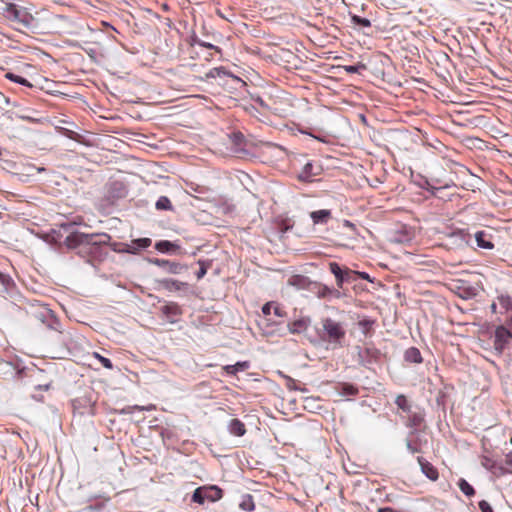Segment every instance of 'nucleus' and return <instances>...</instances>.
I'll use <instances>...</instances> for the list:
<instances>
[{
	"instance_id": "obj_3",
	"label": "nucleus",
	"mask_w": 512,
	"mask_h": 512,
	"mask_svg": "<svg viewBox=\"0 0 512 512\" xmlns=\"http://www.w3.org/2000/svg\"><path fill=\"white\" fill-rule=\"evenodd\" d=\"M511 339L512 333L507 328L504 326L497 327L495 330L494 348L502 352Z\"/></svg>"
},
{
	"instance_id": "obj_38",
	"label": "nucleus",
	"mask_w": 512,
	"mask_h": 512,
	"mask_svg": "<svg viewBox=\"0 0 512 512\" xmlns=\"http://www.w3.org/2000/svg\"><path fill=\"white\" fill-rule=\"evenodd\" d=\"M407 449L413 454L418 453L420 451L416 446H413L409 441L407 442Z\"/></svg>"
},
{
	"instance_id": "obj_36",
	"label": "nucleus",
	"mask_w": 512,
	"mask_h": 512,
	"mask_svg": "<svg viewBox=\"0 0 512 512\" xmlns=\"http://www.w3.org/2000/svg\"><path fill=\"white\" fill-rule=\"evenodd\" d=\"M201 45L206 47V48H209V49H214L217 53H221V49L219 47H217V46H214L213 44L202 43Z\"/></svg>"
},
{
	"instance_id": "obj_42",
	"label": "nucleus",
	"mask_w": 512,
	"mask_h": 512,
	"mask_svg": "<svg viewBox=\"0 0 512 512\" xmlns=\"http://www.w3.org/2000/svg\"><path fill=\"white\" fill-rule=\"evenodd\" d=\"M460 235H461L462 239H464L465 236H467L468 234H464V233L461 232Z\"/></svg>"
},
{
	"instance_id": "obj_32",
	"label": "nucleus",
	"mask_w": 512,
	"mask_h": 512,
	"mask_svg": "<svg viewBox=\"0 0 512 512\" xmlns=\"http://www.w3.org/2000/svg\"><path fill=\"white\" fill-rule=\"evenodd\" d=\"M274 302H267L262 307V313L265 316H269L271 314V310L273 308Z\"/></svg>"
},
{
	"instance_id": "obj_11",
	"label": "nucleus",
	"mask_w": 512,
	"mask_h": 512,
	"mask_svg": "<svg viewBox=\"0 0 512 512\" xmlns=\"http://www.w3.org/2000/svg\"><path fill=\"white\" fill-rule=\"evenodd\" d=\"M475 239L477 242V245L484 249H492L494 247L491 236L487 234L485 231H478L475 234Z\"/></svg>"
},
{
	"instance_id": "obj_17",
	"label": "nucleus",
	"mask_w": 512,
	"mask_h": 512,
	"mask_svg": "<svg viewBox=\"0 0 512 512\" xmlns=\"http://www.w3.org/2000/svg\"><path fill=\"white\" fill-rule=\"evenodd\" d=\"M395 404L403 412L411 413V404L405 395H398L395 399Z\"/></svg>"
},
{
	"instance_id": "obj_44",
	"label": "nucleus",
	"mask_w": 512,
	"mask_h": 512,
	"mask_svg": "<svg viewBox=\"0 0 512 512\" xmlns=\"http://www.w3.org/2000/svg\"><path fill=\"white\" fill-rule=\"evenodd\" d=\"M510 442H511V444H512V437H511V439H510Z\"/></svg>"
},
{
	"instance_id": "obj_39",
	"label": "nucleus",
	"mask_w": 512,
	"mask_h": 512,
	"mask_svg": "<svg viewBox=\"0 0 512 512\" xmlns=\"http://www.w3.org/2000/svg\"><path fill=\"white\" fill-rule=\"evenodd\" d=\"M273 309H274V314L277 315L278 317H282L283 316V313H282V310L280 307H278L277 305H273Z\"/></svg>"
},
{
	"instance_id": "obj_4",
	"label": "nucleus",
	"mask_w": 512,
	"mask_h": 512,
	"mask_svg": "<svg viewBox=\"0 0 512 512\" xmlns=\"http://www.w3.org/2000/svg\"><path fill=\"white\" fill-rule=\"evenodd\" d=\"M418 464L421 468L422 473L432 481H436L439 478L438 470L425 458L418 457Z\"/></svg>"
},
{
	"instance_id": "obj_30",
	"label": "nucleus",
	"mask_w": 512,
	"mask_h": 512,
	"mask_svg": "<svg viewBox=\"0 0 512 512\" xmlns=\"http://www.w3.org/2000/svg\"><path fill=\"white\" fill-rule=\"evenodd\" d=\"M151 239L150 238H139L134 241V244L137 245L138 248H148L151 246Z\"/></svg>"
},
{
	"instance_id": "obj_12",
	"label": "nucleus",
	"mask_w": 512,
	"mask_h": 512,
	"mask_svg": "<svg viewBox=\"0 0 512 512\" xmlns=\"http://www.w3.org/2000/svg\"><path fill=\"white\" fill-rule=\"evenodd\" d=\"M310 217L314 224L327 223L331 218V211L328 209L313 211L311 212Z\"/></svg>"
},
{
	"instance_id": "obj_14",
	"label": "nucleus",
	"mask_w": 512,
	"mask_h": 512,
	"mask_svg": "<svg viewBox=\"0 0 512 512\" xmlns=\"http://www.w3.org/2000/svg\"><path fill=\"white\" fill-rule=\"evenodd\" d=\"M408 421L407 426L411 428H418L424 422V414L421 412H412L408 413Z\"/></svg>"
},
{
	"instance_id": "obj_31",
	"label": "nucleus",
	"mask_w": 512,
	"mask_h": 512,
	"mask_svg": "<svg viewBox=\"0 0 512 512\" xmlns=\"http://www.w3.org/2000/svg\"><path fill=\"white\" fill-rule=\"evenodd\" d=\"M479 509L481 512H494L491 505L485 500L479 502Z\"/></svg>"
},
{
	"instance_id": "obj_24",
	"label": "nucleus",
	"mask_w": 512,
	"mask_h": 512,
	"mask_svg": "<svg viewBox=\"0 0 512 512\" xmlns=\"http://www.w3.org/2000/svg\"><path fill=\"white\" fill-rule=\"evenodd\" d=\"M351 21L356 26H360V27H364V28L371 27V22L369 19L360 17L358 15H353L351 17Z\"/></svg>"
},
{
	"instance_id": "obj_21",
	"label": "nucleus",
	"mask_w": 512,
	"mask_h": 512,
	"mask_svg": "<svg viewBox=\"0 0 512 512\" xmlns=\"http://www.w3.org/2000/svg\"><path fill=\"white\" fill-rule=\"evenodd\" d=\"M5 77L7 79L15 82V83L24 85V86L29 87V88H31L33 86L27 79H25L24 77H21L19 75H16V74H14L12 72L6 73Z\"/></svg>"
},
{
	"instance_id": "obj_1",
	"label": "nucleus",
	"mask_w": 512,
	"mask_h": 512,
	"mask_svg": "<svg viewBox=\"0 0 512 512\" xmlns=\"http://www.w3.org/2000/svg\"><path fill=\"white\" fill-rule=\"evenodd\" d=\"M321 324L323 328V339L341 347L346 337V330L343 324L330 317L323 318Z\"/></svg>"
},
{
	"instance_id": "obj_20",
	"label": "nucleus",
	"mask_w": 512,
	"mask_h": 512,
	"mask_svg": "<svg viewBox=\"0 0 512 512\" xmlns=\"http://www.w3.org/2000/svg\"><path fill=\"white\" fill-rule=\"evenodd\" d=\"M314 293L320 299H329L330 287L324 284H316Z\"/></svg>"
},
{
	"instance_id": "obj_25",
	"label": "nucleus",
	"mask_w": 512,
	"mask_h": 512,
	"mask_svg": "<svg viewBox=\"0 0 512 512\" xmlns=\"http://www.w3.org/2000/svg\"><path fill=\"white\" fill-rule=\"evenodd\" d=\"M344 283H352L357 280V271L344 267Z\"/></svg>"
},
{
	"instance_id": "obj_8",
	"label": "nucleus",
	"mask_w": 512,
	"mask_h": 512,
	"mask_svg": "<svg viewBox=\"0 0 512 512\" xmlns=\"http://www.w3.org/2000/svg\"><path fill=\"white\" fill-rule=\"evenodd\" d=\"M329 270L335 276L336 285L338 288H343L344 285V268H342L337 262L329 263Z\"/></svg>"
},
{
	"instance_id": "obj_29",
	"label": "nucleus",
	"mask_w": 512,
	"mask_h": 512,
	"mask_svg": "<svg viewBox=\"0 0 512 512\" xmlns=\"http://www.w3.org/2000/svg\"><path fill=\"white\" fill-rule=\"evenodd\" d=\"M312 169H313L312 163H309V162L306 163L304 165L303 171H302V173L300 175V179H302V180L309 179L313 175Z\"/></svg>"
},
{
	"instance_id": "obj_15",
	"label": "nucleus",
	"mask_w": 512,
	"mask_h": 512,
	"mask_svg": "<svg viewBox=\"0 0 512 512\" xmlns=\"http://www.w3.org/2000/svg\"><path fill=\"white\" fill-rule=\"evenodd\" d=\"M249 368V362H237L234 365H226L223 367V370L230 375H236L239 371H244Z\"/></svg>"
},
{
	"instance_id": "obj_5",
	"label": "nucleus",
	"mask_w": 512,
	"mask_h": 512,
	"mask_svg": "<svg viewBox=\"0 0 512 512\" xmlns=\"http://www.w3.org/2000/svg\"><path fill=\"white\" fill-rule=\"evenodd\" d=\"M311 324L309 317H302L288 324V330L292 334H302L307 331Z\"/></svg>"
},
{
	"instance_id": "obj_27",
	"label": "nucleus",
	"mask_w": 512,
	"mask_h": 512,
	"mask_svg": "<svg viewBox=\"0 0 512 512\" xmlns=\"http://www.w3.org/2000/svg\"><path fill=\"white\" fill-rule=\"evenodd\" d=\"M204 495V489L202 487L197 488L192 496L193 502H196L198 504H204V502L206 501Z\"/></svg>"
},
{
	"instance_id": "obj_34",
	"label": "nucleus",
	"mask_w": 512,
	"mask_h": 512,
	"mask_svg": "<svg viewBox=\"0 0 512 512\" xmlns=\"http://www.w3.org/2000/svg\"><path fill=\"white\" fill-rule=\"evenodd\" d=\"M358 66H352V65H349V66H345L344 69L346 72L348 73H357L358 72Z\"/></svg>"
},
{
	"instance_id": "obj_37",
	"label": "nucleus",
	"mask_w": 512,
	"mask_h": 512,
	"mask_svg": "<svg viewBox=\"0 0 512 512\" xmlns=\"http://www.w3.org/2000/svg\"><path fill=\"white\" fill-rule=\"evenodd\" d=\"M207 273V269L205 266H201V268L199 269V271L197 272V278L198 279H201L202 277H204V275Z\"/></svg>"
},
{
	"instance_id": "obj_43",
	"label": "nucleus",
	"mask_w": 512,
	"mask_h": 512,
	"mask_svg": "<svg viewBox=\"0 0 512 512\" xmlns=\"http://www.w3.org/2000/svg\"><path fill=\"white\" fill-rule=\"evenodd\" d=\"M254 504H251V506L248 508V510H253Z\"/></svg>"
},
{
	"instance_id": "obj_16",
	"label": "nucleus",
	"mask_w": 512,
	"mask_h": 512,
	"mask_svg": "<svg viewBox=\"0 0 512 512\" xmlns=\"http://www.w3.org/2000/svg\"><path fill=\"white\" fill-rule=\"evenodd\" d=\"M405 359L412 363H421L422 362V356L420 351L415 348L411 347L405 352Z\"/></svg>"
},
{
	"instance_id": "obj_35",
	"label": "nucleus",
	"mask_w": 512,
	"mask_h": 512,
	"mask_svg": "<svg viewBox=\"0 0 512 512\" xmlns=\"http://www.w3.org/2000/svg\"><path fill=\"white\" fill-rule=\"evenodd\" d=\"M357 278H361V279H364V280L371 281L369 274L366 273V272L357 271Z\"/></svg>"
},
{
	"instance_id": "obj_22",
	"label": "nucleus",
	"mask_w": 512,
	"mask_h": 512,
	"mask_svg": "<svg viewBox=\"0 0 512 512\" xmlns=\"http://www.w3.org/2000/svg\"><path fill=\"white\" fill-rule=\"evenodd\" d=\"M155 206H156V209H158V210H169L170 211L173 209L170 199L166 196L159 197Z\"/></svg>"
},
{
	"instance_id": "obj_18",
	"label": "nucleus",
	"mask_w": 512,
	"mask_h": 512,
	"mask_svg": "<svg viewBox=\"0 0 512 512\" xmlns=\"http://www.w3.org/2000/svg\"><path fill=\"white\" fill-rule=\"evenodd\" d=\"M458 487L467 497H472L475 495L474 488L463 478L459 479Z\"/></svg>"
},
{
	"instance_id": "obj_26",
	"label": "nucleus",
	"mask_w": 512,
	"mask_h": 512,
	"mask_svg": "<svg viewBox=\"0 0 512 512\" xmlns=\"http://www.w3.org/2000/svg\"><path fill=\"white\" fill-rule=\"evenodd\" d=\"M161 283L168 290H180L183 286V283L177 280H164Z\"/></svg>"
},
{
	"instance_id": "obj_33",
	"label": "nucleus",
	"mask_w": 512,
	"mask_h": 512,
	"mask_svg": "<svg viewBox=\"0 0 512 512\" xmlns=\"http://www.w3.org/2000/svg\"><path fill=\"white\" fill-rule=\"evenodd\" d=\"M339 289L340 288H338V287H337V289L330 287L329 299H331V298L339 299L341 297V292L339 291Z\"/></svg>"
},
{
	"instance_id": "obj_40",
	"label": "nucleus",
	"mask_w": 512,
	"mask_h": 512,
	"mask_svg": "<svg viewBox=\"0 0 512 512\" xmlns=\"http://www.w3.org/2000/svg\"><path fill=\"white\" fill-rule=\"evenodd\" d=\"M507 463L512 464V451L507 455Z\"/></svg>"
},
{
	"instance_id": "obj_41",
	"label": "nucleus",
	"mask_w": 512,
	"mask_h": 512,
	"mask_svg": "<svg viewBox=\"0 0 512 512\" xmlns=\"http://www.w3.org/2000/svg\"><path fill=\"white\" fill-rule=\"evenodd\" d=\"M359 324H360L361 326L367 327V325H369V324H370V322H369V321H367V320H364V321H361Z\"/></svg>"
},
{
	"instance_id": "obj_10",
	"label": "nucleus",
	"mask_w": 512,
	"mask_h": 512,
	"mask_svg": "<svg viewBox=\"0 0 512 512\" xmlns=\"http://www.w3.org/2000/svg\"><path fill=\"white\" fill-rule=\"evenodd\" d=\"M228 430L232 435L241 437L246 433V427L242 421L235 418L229 422Z\"/></svg>"
},
{
	"instance_id": "obj_9",
	"label": "nucleus",
	"mask_w": 512,
	"mask_h": 512,
	"mask_svg": "<svg viewBox=\"0 0 512 512\" xmlns=\"http://www.w3.org/2000/svg\"><path fill=\"white\" fill-rule=\"evenodd\" d=\"M204 489V497L206 500L215 502L222 498L223 491L218 486L202 487Z\"/></svg>"
},
{
	"instance_id": "obj_6",
	"label": "nucleus",
	"mask_w": 512,
	"mask_h": 512,
	"mask_svg": "<svg viewBox=\"0 0 512 512\" xmlns=\"http://www.w3.org/2000/svg\"><path fill=\"white\" fill-rule=\"evenodd\" d=\"M154 263L172 274H178L182 270V266L177 262H172L164 259H156Z\"/></svg>"
},
{
	"instance_id": "obj_23",
	"label": "nucleus",
	"mask_w": 512,
	"mask_h": 512,
	"mask_svg": "<svg viewBox=\"0 0 512 512\" xmlns=\"http://www.w3.org/2000/svg\"><path fill=\"white\" fill-rule=\"evenodd\" d=\"M7 12L16 20H19L21 22H24L22 19V16H24V13L18 9V7L15 4H9L7 6Z\"/></svg>"
},
{
	"instance_id": "obj_13",
	"label": "nucleus",
	"mask_w": 512,
	"mask_h": 512,
	"mask_svg": "<svg viewBox=\"0 0 512 512\" xmlns=\"http://www.w3.org/2000/svg\"><path fill=\"white\" fill-rule=\"evenodd\" d=\"M226 78L231 77L235 80H239L237 77H233L232 74L227 71L224 67H215L211 69L208 73H206L205 78Z\"/></svg>"
},
{
	"instance_id": "obj_28",
	"label": "nucleus",
	"mask_w": 512,
	"mask_h": 512,
	"mask_svg": "<svg viewBox=\"0 0 512 512\" xmlns=\"http://www.w3.org/2000/svg\"><path fill=\"white\" fill-rule=\"evenodd\" d=\"M93 356L102 364L106 369H113V364L110 359L100 355L98 352H94Z\"/></svg>"
},
{
	"instance_id": "obj_7",
	"label": "nucleus",
	"mask_w": 512,
	"mask_h": 512,
	"mask_svg": "<svg viewBox=\"0 0 512 512\" xmlns=\"http://www.w3.org/2000/svg\"><path fill=\"white\" fill-rule=\"evenodd\" d=\"M161 311L172 322L174 321L173 318L181 315V313H182L180 306L174 302H170V303H167L166 305H164L161 308Z\"/></svg>"
},
{
	"instance_id": "obj_2",
	"label": "nucleus",
	"mask_w": 512,
	"mask_h": 512,
	"mask_svg": "<svg viewBox=\"0 0 512 512\" xmlns=\"http://www.w3.org/2000/svg\"><path fill=\"white\" fill-rule=\"evenodd\" d=\"M110 236L106 233L102 234H84V233H72L66 238V242L72 245L77 244H103L108 243Z\"/></svg>"
},
{
	"instance_id": "obj_19",
	"label": "nucleus",
	"mask_w": 512,
	"mask_h": 512,
	"mask_svg": "<svg viewBox=\"0 0 512 512\" xmlns=\"http://www.w3.org/2000/svg\"><path fill=\"white\" fill-rule=\"evenodd\" d=\"M177 246L170 241L162 240L155 244L156 250L161 253H167L175 249Z\"/></svg>"
}]
</instances>
